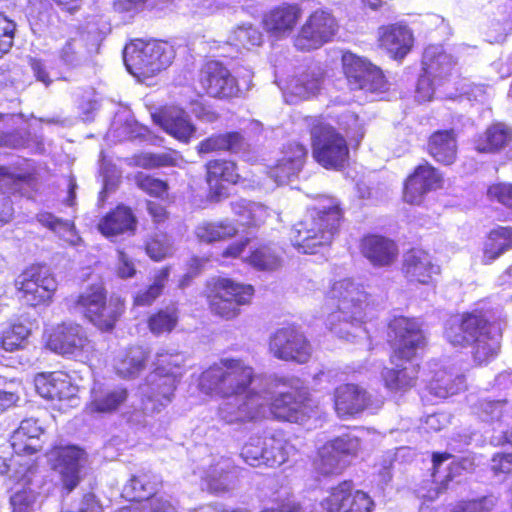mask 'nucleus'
<instances>
[{
    "label": "nucleus",
    "instance_id": "18",
    "mask_svg": "<svg viewBox=\"0 0 512 512\" xmlns=\"http://www.w3.org/2000/svg\"><path fill=\"white\" fill-rule=\"evenodd\" d=\"M49 459L60 475L64 488L71 492L80 482L85 452L76 446L56 447L50 451Z\"/></svg>",
    "mask_w": 512,
    "mask_h": 512
},
{
    "label": "nucleus",
    "instance_id": "63",
    "mask_svg": "<svg viewBox=\"0 0 512 512\" xmlns=\"http://www.w3.org/2000/svg\"><path fill=\"white\" fill-rule=\"evenodd\" d=\"M136 183L140 189L156 197L163 196L167 191V184L164 181L143 173L137 174Z\"/></svg>",
    "mask_w": 512,
    "mask_h": 512
},
{
    "label": "nucleus",
    "instance_id": "13",
    "mask_svg": "<svg viewBox=\"0 0 512 512\" xmlns=\"http://www.w3.org/2000/svg\"><path fill=\"white\" fill-rule=\"evenodd\" d=\"M48 347L64 356H80L93 349L85 329L71 321L62 322L52 328L48 337Z\"/></svg>",
    "mask_w": 512,
    "mask_h": 512
},
{
    "label": "nucleus",
    "instance_id": "57",
    "mask_svg": "<svg viewBox=\"0 0 512 512\" xmlns=\"http://www.w3.org/2000/svg\"><path fill=\"white\" fill-rule=\"evenodd\" d=\"M486 195L489 201H496L512 211V182H494L488 185Z\"/></svg>",
    "mask_w": 512,
    "mask_h": 512
},
{
    "label": "nucleus",
    "instance_id": "12",
    "mask_svg": "<svg viewBox=\"0 0 512 512\" xmlns=\"http://www.w3.org/2000/svg\"><path fill=\"white\" fill-rule=\"evenodd\" d=\"M266 398L249 391L228 397L219 407L220 418L228 424L243 423L267 417Z\"/></svg>",
    "mask_w": 512,
    "mask_h": 512
},
{
    "label": "nucleus",
    "instance_id": "41",
    "mask_svg": "<svg viewBox=\"0 0 512 512\" xmlns=\"http://www.w3.org/2000/svg\"><path fill=\"white\" fill-rule=\"evenodd\" d=\"M238 229L229 221L208 222L203 221L195 228V235L201 242L211 243L229 239L235 236Z\"/></svg>",
    "mask_w": 512,
    "mask_h": 512
},
{
    "label": "nucleus",
    "instance_id": "19",
    "mask_svg": "<svg viewBox=\"0 0 512 512\" xmlns=\"http://www.w3.org/2000/svg\"><path fill=\"white\" fill-rule=\"evenodd\" d=\"M415 36L412 29L402 22L383 24L378 29L377 42L379 48L386 51L395 61H403L411 53Z\"/></svg>",
    "mask_w": 512,
    "mask_h": 512
},
{
    "label": "nucleus",
    "instance_id": "11",
    "mask_svg": "<svg viewBox=\"0 0 512 512\" xmlns=\"http://www.w3.org/2000/svg\"><path fill=\"white\" fill-rule=\"evenodd\" d=\"M443 183L438 167L429 161L419 162L403 181V199L406 203L421 204L430 191L442 188Z\"/></svg>",
    "mask_w": 512,
    "mask_h": 512
},
{
    "label": "nucleus",
    "instance_id": "3",
    "mask_svg": "<svg viewBox=\"0 0 512 512\" xmlns=\"http://www.w3.org/2000/svg\"><path fill=\"white\" fill-rule=\"evenodd\" d=\"M254 378L252 367L239 359H223L205 370L199 388L205 394L230 397L246 392Z\"/></svg>",
    "mask_w": 512,
    "mask_h": 512
},
{
    "label": "nucleus",
    "instance_id": "45",
    "mask_svg": "<svg viewBox=\"0 0 512 512\" xmlns=\"http://www.w3.org/2000/svg\"><path fill=\"white\" fill-rule=\"evenodd\" d=\"M206 170L211 188L217 187L220 181L236 183L239 178L235 163L227 160H211L206 164Z\"/></svg>",
    "mask_w": 512,
    "mask_h": 512
},
{
    "label": "nucleus",
    "instance_id": "31",
    "mask_svg": "<svg viewBox=\"0 0 512 512\" xmlns=\"http://www.w3.org/2000/svg\"><path fill=\"white\" fill-rule=\"evenodd\" d=\"M501 349V332L493 330V324L486 315V326L482 328L472 347V358L478 365L489 364L496 359Z\"/></svg>",
    "mask_w": 512,
    "mask_h": 512
},
{
    "label": "nucleus",
    "instance_id": "34",
    "mask_svg": "<svg viewBox=\"0 0 512 512\" xmlns=\"http://www.w3.org/2000/svg\"><path fill=\"white\" fill-rule=\"evenodd\" d=\"M136 219L132 211L124 206H118L107 214L98 224V229L106 237H114L127 232H133Z\"/></svg>",
    "mask_w": 512,
    "mask_h": 512
},
{
    "label": "nucleus",
    "instance_id": "16",
    "mask_svg": "<svg viewBox=\"0 0 512 512\" xmlns=\"http://www.w3.org/2000/svg\"><path fill=\"white\" fill-rule=\"evenodd\" d=\"M199 82L202 89L214 98L229 99L240 93L236 77L217 61H209L203 66Z\"/></svg>",
    "mask_w": 512,
    "mask_h": 512
},
{
    "label": "nucleus",
    "instance_id": "1",
    "mask_svg": "<svg viewBox=\"0 0 512 512\" xmlns=\"http://www.w3.org/2000/svg\"><path fill=\"white\" fill-rule=\"evenodd\" d=\"M387 338L391 346L389 361L392 366L383 368L381 381L390 391L412 390L420 378L422 366L414 363L420 351L428 345L423 324L417 317L394 315L387 324Z\"/></svg>",
    "mask_w": 512,
    "mask_h": 512
},
{
    "label": "nucleus",
    "instance_id": "61",
    "mask_svg": "<svg viewBox=\"0 0 512 512\" xmlns=\"http://www.w3.org/2000/svg\"><path fill=\"white\" fill-rule=\"evenodd\" d=\"M36 502V494L31 489L16 491L10 497L12 512H32Z\"/></svg>",
    "mask_w": 512,
    "mask_h": 512
},
{
    "label": "nucleus",
    "instance_id": "7",
    "mask_svg": "<svg viewBox=\"0 0 512 512\" xmlns=\"http://www.w3.org/2000/svg\"><path fill=\"white\" fill-rule=\"evenodd\" d=\"M253 294L254 288L251 285L220 278L216 281L210 297V309L213 314L223 319H234L240 314V307L250 303Z\"/></svg>",
    "mask_w": 512,
    "mask_h": 512
},
{
    "label": "nucleus",
    "instance_id": "8",
    "mask_svg": "<svg viewBox=\"0 0 512 512\" xmlns=\"http://www.w3.org/2000/svg\"><path fill=\"white\" fill-rule=\"evenodd\" d=\"M336 19L327 11L311 13L294 37V46L299 51H312L330 42L336 34Z\"/></svg>",
    "mask_w": 512,
    "mask_h": 512
},
{
    "label": "nucleus",
    "instance_id": "9",
    "mask_svg": "<svg viewBox=\"0 0 512 512\" xmlns=\"http://www.w3.org/2000/svg\"><path fill=\"white\" fill-rule=\"evenodd\" d=\"M269 351L279 360L304 364L312 356V345L302 331L288 326L270 335Z\"/></svg>",
    "mask_w": 512,
    "mask_h": 512
},
{
    "label": "nucleus",
    "instance_id": "4",
    "mask_svg": "<svg viewBox=\"0 0 512 512\" xmlns=\"http://www.w3.org/2000/svg\"><path fill=\"white\" fill-rule=\"evenodd\" d=\"M123 59L130 74L138 79H146L171 64L173 50L164 42L138 41L125 46Z\"/></svg>",
    "mask_w": 512,
    "mask_h": 512
},
{
    "label": "nucleus",
    "instance_id": "62",
    "mask_svg": "<svg viewBox=\"0 0 512 512\" xmlns=\"http://www.w3.org/2000/svg\"><path fill=\"white\" fill-rule=\"evenodd\" d=\"M136 164L143 168H158L164 166H172L175 159L168 153L152 154L143 153L135 158Z\"/></svg>",
    "mask_w": 512,
    "mask_h": 512
},
{
    "label": "nucleus",
    "instance_id": "64",
    "mask_svg": "<svg viewBox=\"0 0 512 512\" xmlns=\"http://www.w3.org/2000/svg\"><path fill=\"white\" fill-rule=\"evenodd\" d=\"M15 29V23L0 13V57L10 50Z\"/></svg>",
    "mask_w": 512,
    "mask_h": 512
},
{
    "label": "nucleus",
    "instance_id": "58",
    "mask_svg": "<svg viewBox=\"0 0 512 512\" xmlns=\"http://www.w3.org/2000/svg\"><path fill=\"white\" fill-rule=\"evenodd\" d=\"M328 323L336 336L347 339L352 329V311H349V316L342 311H333L329 315Z\"/></svg>",
    "mask_w": 512,
    "mask_h": 512
},
{
    "label": "nucleus",
    "instance_id": "17",
    "mask_svg": "<svg viewBox=\"0 0 512 512\" xmlns=\"http://www.w3.org/2000/svg\"><path fill=\"white\" fill-rule=\"evenodd\" d=\"M487 325V315L482 309L466 310L454 319L448 321L445 326V337L454 346H467L471 342L472 347L476 342L479 331Z\"/></svg>",
    "mask_w": 512,
    "mask_h": 512
},
{
    "label": "nucleus",
    "instance_id": "56",
    "mask_svg": "<svg viewBox=\"0 0 512 512\" xmlns=\"http://www.w3.org/2000/svg\"><path fill=\"white\" fill-rule=\"evenodd\" d=\"M173 251V244L170 238L163 234L155 235L146 244L147 255L155 261H160L172 255Z\"/></svg>",
    "mask_w": 512,
    "mask_h": 512
},
{
    "label": "nucleus",
    "instance_id": "47",
    "mask_svg": "<svg viewBox=\"0 0 512 512\" xmlns=\"http://www.w3.org/2000/svg\"><path fill=\"white\" fill-rule=\"evenodd\" d=\"M473 408L476 415L483 421H497L508 411V400L506 398H500L499 400L480 398Z\"/></svg>",
    "mask_w": 512,
    "mask_h": 512
},
{
    "label": "nucleus",
    "instance_id": "51",
    "mask_svg": "<svg viewBox=\"0 0 512 512\" xmlns=\"http://www.w3.org/2000/svg\"><path fill=\"white\" fill-rule=\"evenodd\" d=\"M115 512H178L176 506L163 496H153L141 503H130Z\"/></svg>",
    "mask_w": 512,
    "mask_h": 512
},
{
    "label": "nucleus",
    "instance_id": "53",
    "mask_svg": "<svg viewBox=\"0 0 512 512\" xmlns=\"http://www.w3.org/2000/svg\"><path fill=\"white\" fill-rule=\"evenodd\" d=\"M497 506V499L489 494L478 498L460 499L455 502L450 512H493Z\"/></svg>",
    "mask_w": 512,
    "mask_h": 512
},
{
    "label": "nucleus",
    "instance_id": "5",
    "mask_svg": "<svg viewBox=\"0 0 512 512\" xmlns=\"http://www.w3.org/2000/svg\"><path fill=\"white\" fill-rule=\"evenodd\" d=\"M76 308L98 329L110 331L124 311V303L118 297L106 299L102 285H92L73 300Z\"/></svg>",
    "mask_w": 512,
    "mask_h": 512
},
{
    "label": "nucleus",
    "instance_id": "48",
    "mask_svg": "<svg viewBox=\"0 0 512 512\" xmlns=\"http://www.w3.org/2000/svg\"><path fill=\"white\" fill-rule=\"evenodd\" d=\"M185 362V355L179 352L157 353L154 371L165 375L175 374V379L179 381Z\"/></svg>",
    "mask_w": 512,
    "mask_h": 512
},
{
    "label": "nucleus",
    "instance_id": "52",
    "mask_svg": "<svg viewBox=\"0 0 512 512\" xmlns=\"http://www.w3.org/2000/svg\"><path fill=\"white\" fill-rule=\"evenodd\" d=\"M266 444L264 437L253 436L244 445L241 451L243 460L252 467H259L261 465L267 466L266 461Z\"/></svg>",
    "mask_w": 512,
    "mask_h": 512
},
{
    "label": "nucleus",
    "instance_id": "30",
    "mask_svg": "<svg viewBox=\"0 0 512 512\" xmlns=\"http://www.w3.org/2000/svg\"><path fill=\"white\" fill-rule=\"evenodd\" d=\"M161 485L158 476L150 471H141L134 474L122 488V497L131 503H141L156 496Z\"/></svg>",
    "mask_w": 512,
    "mask_h": 512
},
{
    "label": "nucleus",
    "instance_id": "44",
    "mask_svg": "<svg viewBox=\"0 0 512 512\" xmlns=\"http://www.w3.org/2000/svg\"><path fill=\"white\" fill-rule=\"evenodd\" d=\"M30 334L31 328L28 324L14 322L2 331L0 347L7 352L23 349Z\"/></svg>",
    "mask_w": 512,
    "mask_h": 512
},
{
    "label": "nucleus",
    "instance_id": "54",
    "mask_svg": "<svg viewBox=\"0 0 512 512\" xmlns=\"http://www.w3.org/2000/svg\"><path fill=\"white\" fill-rule=\"evenodd\" d=\"M352 281L350 279H343L335 282L330 291V297L335 301L337 307L336 311H342L349 316V311H352Z\"/></svg>",
    "mask_w": 512,
    "mask_h": 512
},
{
    "label": "nucleus",
    "instance_id": "22",
    "mask_svg": "<svg viewBox=\"0 0 512 512\" xmlns=\"http://www.w3.org/2000/svg\"><path fill=\"white\" fill-rule=\"evenodd\" d=\"M349 436L338 437L324 444L314 462L315 469L322 475L338 474L347 465V457L351 451Z\"/></svg>",
    "mask_w": 512,
    "mask_h": 512
},
{
    "label": "nucleus",
    "instance_id": "23",
    "mask_svg": "<svg viewBox=\"0 0 512 512\" xmlns=\"http://www.w3.org/2000/svg\"><path fill=\"white\" fill-rule=\"evenodd\" d=\"M459 133L455 128H438L427 136L425 150L435 162L453 165L459 154Z\"/></svg>",
    "mask_w": 512,
    "mask_h": 512
},
{
    "label": "nucleus",
    "instance_id": "39",
    "mask_svg": "<svg viewBox=\"0 0 512 512\" xmlns=\"http://www.w3.org/2000/svg\"><path fill=\"white\" fill-rule=\"evenodd\" d=\"M148 352L140 346L129 348L116 362L117 374L123 378L136 377L146 366Z\"/></svg>",
    "mask_w": 512,
    "mask_h": 512
},
{
    "label": "nucleus",
    "instance_id": "15",
    "mask_svg": "<svg viewBox=\"0 0 512 512\" xmlns=\"http://www.w3.org/2000/svg\"><path fill=\"white\" fill-rule=\"evenodd\" d=\"M390 87L391 83L381 66L354 53V92H361L367 100L368 97H382Z\"/></svg>",
    "mask_w": 512,
    "mask_h": 512
},
{
    "label": "nucleus",
    "instance_id": "35",
    "mask_svg": "<svg viewBox=\"0 0 512 512\" xmlns=\"http://www.w3.org/2000/svg\"><path fill=\"white\" fill-rule=\"evenodd\" d=\"M246 139L239 132H227L224 134L212 135L199 144L200 153H210L213 151H229L239 154L248 150Z\"/></svg>",
    "mask_w": 512,
    "mask_h": 512
},
{
    "label": "nucleus",
    "instance_id": "21",
    "mask_svg": "<svg viewBox=\"0 0 512 512\" xmlns=\"http://www.w3.org/2000/svg\"><path fill=\"white\" fill-rule=\"evenodd\" d=\"M360 254L373 266H391L399 256V245L395 239L368 232L359 241Z\"/></svg>",
    "mask_w": 512,
    "mask_h": 512
},
{
    "label": "nucleus",
    "instance_id": "42",
    "mask_svg": "<svg viewBox=\"0 0 512 512\" xmlns=\"http://www.w3.org/2000/svg\"><path fill=\"white\" fill-rule=\"evenodd\" d=\"M127 396V390L122 387L94 391L89 407L92 411L100 413L113 412L126 401Z\"/></svg>",
    "mask_w": 512,
    "mask_h": 512
},
{
    "label": "nucleus",
    "instance_id": "33",
    "mask_svg": "<svg viewBox=\"0 0 512 512\" xmlns=\"http://www.w3.org/2000/svg\"><path fill=\"white\" fill-rule=\"evenodd\" d=\"M323 79V69L319 65H312L289 79L286 90L291 95L305 99L319 91Z\"/></svg>",
    "mask_w": 512,
    "mask_h": 512
},
{
    "label": "nucleus",
    "instance_id": "2",
    "mask_svg": "<svg viewBox=\"0 0 512 512\" xmlns=\"http://www.w3.org/2000/svg\"><path fill=\"white\" fill-rule=\"evenodd\" d=\"M342 211L336 199L320 196L305 217L293 227V245L304 254H314L318 248L331 243Z\"/></svg>",
    "mask_w": 512,
    "mask_h": 512
},
{
    "label": "nucleus",
    "instance_id": "20",
    "mask_svg": "<svg viewBox=\"0 0 512 512\" xmlns=\"http://www.w3.org/2000/svg\"><path fill=\"white\" fill-rule=\"evenodd\" d=\"M262 397L266 398L267 416L273 415L279 420L288 422H299L303 419L307 400L305 390L281 391L274 398L270 393L265 392Z\"/></svg>",
    "mask_w": 512,
    "mask_h": 512
},
{
    "label": "nucleus",
    "instance_id": "10",
    "mask_svg": "<svg viewBox=\"0 0 512 512\" xmlns=\"http://www.w3.org/2000/svg\"><path fill=\"white\" fill-rule=\"evenodd\" d=\"M400 271L410 284L435 285L442 270L429 250L411 247L402 256Z\"/></svg>",
    "mask_w": 512,
    "mask_h": 512
},
{
    "label": "nucleus",
    "instance_id": "46",
    "mask_svg": "<svg viewBox=\"0 0 512 512\" xmlns=\"http://www.w3.org/2000/svg\"><path fill=\"white\" fill-rule=\"evenodd\" d=\"M266 444V461L268 467H278L285 463L291 452L294 450L293 446L287 443L282 437L271 435L264 437Z\"/></svg>",
    "mask_w": 512,
    "mask_h": 512
},
{
    "label": "nucleus",
    "instance_id": "25",
    "mask_svg": "<svg viewBox=\"0 0 512 512\" xmlns=\"http://www.w3.org/2000/svg\"><path fill=\"white\" fill-rule=\"evenodd\" d=\"M512 142V128L505 122H492L473 140V148L481 154H497Z\"/></svg>",
    "mask_w": 512,
    "mask_h": 512
},
{
    "label": "nucleus",
    "instance_id": "27",
    "mask_svg": "<svg viewBox=\"0 0 512 512\" xmlns=\"http://www.w3.org/2000/svg\"><path fill=\"white\" fill-rule=\"evenodd\" d=\"M34 275L41 277V274H36L35 270H25L16 280V286L22 293V298L31 306H36L50 300L57 289L55 278H46V281H44L45 285L39 288L33 282Z\"/></svg>",
    "mask_w": 512,
    "mask_h": 512
},
{
    "label": "nucleus",
    "instance_id": "37",
    "mask_svg": "<svg viewBox=\"0 0 512 512\" xmlns=\"http://www.w3.org/2000/svg\"><path fill=\"white\" fill-rule=\"evenodd\" d=\"M43 433L42 427L35 418H27L21 421L11 437V446L16 453H35L38 448L32 442L38 440Z\"/></svg>",
    "mask_w": 512,
    "mask_h": 512
},
{
    "label": "nucleus",
    "instance_id": "24",
    "mask_svg": "<svg viewBox=\"0 0 512 512\" xmlns=\"http://www.w3.org/2000/svg\"><path fill=\"white\" fill-rule=\"evenodd\" d=\"M37 393L49 400H75L77 387L70 377L62 372L39 373L34 379Z\"/></svg>",
    "mask_w": 512,
    "mask_h": 512
},
{
    "label": "nucleus",
    "instance_id": "38",
    "mask_svg": "<svg viewBox=\"0 0 512 512\" xmlns=\"http://www.w3.org/2000/svg\"><path fill=\"white\" fill-rule=\"evenodd\" d=\"M37 221L44 227L56 233L67 244L73 247L82 245L83 240L77 234L74 223L69 220L57 218L49 212L37 214Z\"/></svg>",
    "mask_w": 512,
    "mask_h": 512
},
{
    "label": "nucleus",
    "instance_id": "50",
    "mask_svg": "<svg viewBox=\"0 0 512 512\" xmlns=\"http://www.w3.org/2000/svg\"><path fill=\"white\" fill-rule=\"evenodd\" d=\"M178 322V311L175 306L166 307L153 314L148 320L150 331L155 335L170 333Z\"/></svg>",
    "mask_w": 512,
    "mask_h": 512
},
{
    "label": "nucleus",
    "instance_id": "26",
    "mask_svg": "<svg viewBox=\"0 0 512 512\" xmlns=\"http://www.w3.org/2000/svg\"><path fill=\"white\" fill-rule=\"evenodd\" d=\"M307 150L299 143H291L287 146L284 156L277 165L270 169L269 175L278 184H285L296 177L301 171Z\"/></svg>",
    "mask_w": 512,
    "mask_h": 512
},
{
    "label": "nucleus",
    "instance_id": "32",
    "mask_svg": "<svg viewBox=\"0 0 512 512\" xmlns=\"http://www.w3.org/2000/svg\"><path fill=\"white\" fill-rule=\"evenodd\" d=\"M512 250V226H496L487 232L481 248V263L492 264Z\"/></svg>",
    "mask_w": 512,
    "mask_h": 512
},
{
    "label": "nucleus",
    "instance_id": "36",
    "mask_svg": "<svg viewBox=\"0 0 512 512\" xmlns=\"http://www.w3.org/2000/svg\"><path fill=\"white\" fill-rule=\"evenodd\" d=\"M463 388H465V377L447 371V369L435 372L427 384L429 393L437 398H449V396L457 395Z\"/></svg>",
    "mask_w": 512,
    "mask_h": 512
},
{
    "label": "nucleus",
    "instance_id": "28",
    "mask_svg": "<svg viewBox=\"0 0 512 512\" xmlns=\"http://www.w3.org/2000/svg\"><path fill=\"white\" fill-rule=\"evenodd\" d=\"M157 123L169 135L187 143L196 132L188 114L181 108L168 107L157 116Z\"/></svg>",
    "mask_w": 512,
    "mask_h": 512
},
{
    "label": "nucleus",
    "instance_id": "43",
    "mask_svg": "<svg viewBox=\"0 0 512 512\" xmlns=\"http://www.w3.org/2000/svg\"><path fill=\"white\" fill-rule=\"evenodd\" d=\"M232 210L238 216V221L245 226H259L268 216L264 205L243 199L232 203Z\"/></svg>",
    "mask_w": 512,
    "mask_h": 512
},
{
    "label": "nucleus",
    "instance_id": "14",
    "mask_svg": "<svg viewBox=\"0 0 512 512\" xmlns=\"http://www.w3.org/2000/svg\"><path fill=\"white\" fill-rule=\"evenodd\" d=\"M177 382L175 374L165 375L154 370L150 372L138 388L143 409L155 413L167 406L173 399Z\"/></svg>",
    "mask_w": 512,
    "mask_h": 512
},
{
    "label": "nucleus",
    "instance_id": "49",
    "mask_svg": "<svg viewBox=\"0 0 512 512\" xmlns=\"http://www.w3.org/2000/svg\"><path fill=\"white\" fill-rule=\"evenodd\" d=\"M169 268L161 269L154 277L153 283L145 290L139 291L134 297L137 306L151 305L162 293L168 278Z\"/></svg>",
    "mask_w": 512,
    "mask_h": 512
},
{
    "label": "nucleus",
    "instance_id": "59",
    "mask_svg": "<svg viewBox=\"0 0 512 512\" xmlns=\"http://www.w3.org/2000/svg\"><path fill=\"white\" fill-rule=\"evenodd\" d=\"M335 411L340 418L352 415V388L344 384L336 388L334 394Z\"/></svg>",
    "mask_w": 512,
    "mask_h": 512
},
{
    "label": "nucleus",
    "instance_id": "29",
    "mask_svg": "<svg viewBox=\"0 0 512 512\" xmlns=\"http://www.w3.org/2000/svg\"><path fill=\"white\" fill-rule=\"evenodd\" d=\"M301 14L296 4L278 6L264 16V27L275 37H284L292 32Z\"/></svg>",
    "mask_w": 512,
    "mask_h": 512
},
{
    "label": "nucleus",
    "instance_id": "40",
    "mask_svg": "<svg viewBox=\"0 0 512 512\" xmlns=\"http://www.w3.org/2000/svg\"><path fill=\"white\" fill-rule=\"evenodd\" d=\"M248 262L257 270L274 271L282 266L283 258L278 247L262 244L251 251Z\"/></svg>",
    "mask_w": 512,
    "mask_h": 512
},
{
    "label": "nucleus",
    "instance_id": "60",
    "mask_svg": "<svg viewBox=\"0 0 512 512\" xmlns=\"http://www.w3.org/2000/svg\"><path fill=\"white\" fill-rule=\"evenodd\" d=\"M72 41L76 45V51L81 53L79 56L81 64L98 53L99 43L95 37L89 34H81L79 37L72 38Z\"/></svg>",
    "mask_w": 512,
    "mask_h": 512
},
{
    "label": "nucleus",
    "instance_id": "6",
    "mask_svg": "<svg viewBox=\"0 0 512 512\" xmlns=\"http://www.w3.org/2000/svg\"><path fill=\"white\" fill-rule=\"evenodd\" d=\"M312 154L324 168L341 169L349 158L344 137L331 125L315 120L311 128Z\"/></svg>",
    "mask_w": 512,
    "mask_h": 512
},
{
    "label": "nucleus",
    "instance_id": "55",
    "mask_svg": "<svg viewBox=\"0 0 512 512\" xmlns=\"http://www.w3.org/2000/svg\"><path fill=\"white\" fill-rule=\"evenodd\" d=\"M230 40L236 46H259L262 43L263 36L261 32L252 25H242L233 31Z\"/></svg>",
    "mask_w": 512,
    "mask_h": 512
}]
</instances>
